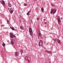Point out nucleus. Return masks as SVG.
<instances>
[{
	"label": "nucleus",
	"mask_w": 63,
	"mask_h": 63,
	"mask_svg": "<svg viewBox=\"0 0 63 63\" xmlns=\"http://www.w3.org/2000/svg\"><path fill=\"white\" fill-rule=\"evenodd\" d=\"M56 10L55 9H52L51 10L50 13L52 14L53 13V14H55L56 13Z\"/></svg>",
	"instance_id": "1"
},
{
	"label": "nucleus",
	"mask_w": 63,
	"mask_h": 63,
	"mask_svg": "<svg viewBox=\"0 0 63 63\" xmlns=\"http://www.w3.org/2000/svg\"><path fill=\"white\" fill-rule=\"evenodd\" d=\"M10 37L11 38H13L14 37L15 38L16 37V36L14 34V33H13L12 32H10Z\"/></svg>",
	"instance_id": "2"
},
{
	"label": "nucleus",
	"mask_w": 63,
	"mask_h": 63,
	"mask_svg": "<svg viewBox=\"0 0 63 63\" xmlns=\"http://www.w3.org/2000/svg\"><path fill=\"white\" fill-rule=\"evenodd\" d=\"M41 47H42L43 46V41L42 40H40L38 43V46L39 47H41Z\"/></svg>",
	"instance_id": "3"
},
{
	"label": "nucleus",
	"mask_w": 63,
	"mask_h": 63,
	"mask_svg": "<svg viewBox=\"0 0 63 63\" xmlns=\"http://www.w3.org/2000/svg\"><path fill=\"white\" fill-rule=\"evenodd\" d=\"M10 43L11 45H14L15 44V40L14 39H12L11 40Z\"/></svg>",
	"instance_id": "4"
},
{
	"label": "nucleus",
	"mask_w": 63,
	"mask_h": 63,
	"mask_svg": "<svg viewBox=\"0 0 63 63\" xmlns=\"http://www.w3.org/2000/svg\"><path fill=\"white\" fill-rule=\"evenodd\" d=\"M38 39H40V37H42V34H41V33L40 32H39V33H38Z\"/></svg>",
	"instance_id": "5"
},
{
	"label": "nucleus",
	"mask_w": 63,
	"mask_h": 63,
	"mask_svg": "<svg viewBox=\"0 0 63 63\" xmlns=\"http://www.w3.org/2000/svg\"><path fill=\"white\" fill-rule=\"evenodd\" d=\"M58 20V24H60V22H61V20L60 18L57 19Z\"/></svg>",
	"instance_id": "6"
},
{
	"label": "nucleus",
	"mask_w": 63,
	"mask_h": 63,
	"mask_svg": "<svg viewBox=\"0 0 63 63\" xmlns=\"http://www.w3.org/2000/svg\"><path fill=\"white\" fill-rule=\"evenodd\" d=\"M45 51L47 53H51V52L50 51H47V50H45Z\"/></svg>",
	"instance_id": "7"
},
{
	"label": "nucleus",
	"mask_w": 63,
	"mask_h": 63,
	"mask_svg": "<svg viewBox=\"0 0 63 63\" xmlns=\"http://www.w3.org/2000/svg\"><path fill=\"white\" fill-rule=\"evenodd\" d=\"M8 5L9 7H12V4H11L9 2L8 3Z\"/></svg>",
	"instance_id": "8"
},
{
	"label": "nucleus",
	"mask_w": 63,
	"mask_h": 63,
	"mask_svg": "<svg viewBox=\"0 0 63 63\" xmlns=\"http://www.w3.org/2000/svg\"><path fill=\"white\" fill-rule=\"evenodd\" d=\"M29 29V32H32V30L31 29V28H30Z\"/></svg>",
	"instance_id": "9"
},
{
	"label": "nucleus",
	"mask_w": 63,
	"mask_h": 63,
	"mask_svg": "<svg viewBox=\"0 0 63 63\" xmlns=\"http://www.w3.org/2000/svg\"><path fill=\"white\" fill-rule=\"evenodd\" d=\"M41 11L43 12V13H44V8L42 7L41 8Z\"/></svg>",
	"instance_id": "10"
},
{
	"label": "nucleus",
	"mask_w": 63,
	"mask_h": 63,
	"mask_svg": "<svg viewBox=\"0 0 63 63\" xmlns=\"http://www.w3.org/2000/svg\"><path fill=\"white\" fill-rule=\"evenodd\" d=\"M57 42L58 44H60V40L59 39H58L57 41Z\"/></svg>",
	"instance_id": "11"
},
{
	"label": "nucleus",
	"mask_w": 63,
	"mask_h": 63,
	"mask_svg": "<svg viewBox=\"0 0 63 63\" xmlns=\"http://www.w3.org/2000/svg\"><path fill=\"white\" fill-rule=\"evenodd\" d=\"M58 39H57V38H54L53 39V40L54 41H55V43L56 42H55V41H57Z\"/></svg>",
	"instance_id": "12"
},
{
	"label": "nucleus",
	"mask_w": 63,
	"mask_h": 63,
	"mask_svg": "<svg viewBox=\"0 0 63 63\" xmlns=\"http://www.w3.org/2000/svg\"><path fill=\"white\" fill-rule=\"evenodd\" d=\"M20 29H22V30H23V29H24V28H23V27H22V26H20Z\"/></svg>",
	"instance_id": "13"
},
{
	"label": "nucleus",
	"mask_w": 63,
	"mask_h": 63,
	"mask_svg": "<svg viewBox=\"0 0 63 63\" xmlns=\"http://www.w3.org/2000/svg\"><path fill=\"white\" fill-rule=\"evenodd\" d=\"M10 28L11 29H12L13 30H15V28L14 27H10Z\"/></svg>",
	"instance_id": "14"
},
{
	"label": "nucleus",
	"mask_w": 63,
	"mask_h": 63,
	"mask_svg": "<svg viewBox=\"0 0 63 63\" xmlns=\"http://www.w3.org/2000/svg\"><path fill=\"white\" fill-rule=\"evenodd\" d=\"M28 59V56H26L25 57V60H27Z\"/></svg>",
	"instance_id": "15"
},
{
	"label": "nucleus",
	"mask_w": 63,
	"mask_h": 63,
	"mask_svg": "<svg viewBox=\"0 0 63 63\" xmlns=\"http://www.w3.org/2000/svg\"><path fill=\"white\" fill-rule=\"evenodd\" d=\"M11 14H13V12H14V10H10L9 11Z\"/></svg>",
	"instance_id": "16"
},
{
	"label": "nucleus",
	"mask_w": 63,
	"mask_h": 63,
	"mask_svg": "<svg viewBox=\"0 0 63 63\" xmlns=\"http://www.w3.org/2000/svg\"><path fill=\"white\" fill-rule=\"evenodd\" d=\"M2 2H1V4H2L3 5L5 4V2L3 0H2Z\"/></svg>",
	"instance_id": "17"
},
{
	"label": "nucleus",
	"mask_w": 63,
	"mask_h": 63,
	"mask_svg": "<svg viewBox=\"0 0 63 63\" xmlns=\"http://www.w3.org/2000/svg\"><path fill=\"white\" fill-rule=\"evenodd\" d=\"M15 54H16V56H17V55H18V53L17 52H15Z\"/></svg>",
	"instance_id": "18"
},
{
	"label": "nucleus",
	"mask_w": 63,
	"mask_h": 63,
	"mask_svg": "<svg viewBox=\"0 0 63 63\" xmlns=\"http://www.w3.org/2000/svg\"><path fill=\"white\" fill-rule=\"evenodd\" d=\"M23 52V51L22 50H21V55H22V54Z\"/></svg>",
	"instance_id": "19"
},
{
	"label": "nucleus",
	"mask_w": 63,
	"mask_h": 63,
	"mask_svg": "<svg viewBox=\"0 0 63 63\" xmlns=\"http://www.w3.org/2000/svg\"><path fill=\"white\" fill-rule=\"evenodd\" d=\"M30 34V35H31V36H32V35H32V32H29Z\"/></svg>",
	"instance_id": "20"
},
{
	"label": "nucleus",
	"mask_w": 63,
	"mask_h": 63,
	"mask_svg": "<svg viewBox=\"0 0 63 63\" xmlns=\"http://www.w3.org/2000/svg\"><path fill=\"white\" fill-rule=\"evenodd\" d=\"M5 43H3L2 44V45L3 46V47H5Z\"/></svg>",
	"instance_id": "21"
},
{
	"label": "nucleus",
	"mask_w": 63,
	"mask_h": 63,
	"mask_svg": "<svg viewBox=\"0 0 63 63\" xmlns=\"http://www.w3.org/2000/svg\"><path fill=\"white\" fill-rule=\"evenodd\" d=\"M7 23L8 24H9V21L8 20H7Z\"/></svg>",
	"instance_id": "22"
},
{
	"label": "nucleus",
	"mask_w": 63,
	"mask_h": 63,
	"mask_svg": "<svg viewBox=\"0 0 63 63\" xmlns=\"http://www.w3.org/2000/svg\"><path fill=\"white\" fill-rule=\"evenodd\" d=\"M24 5L25 6H27V4H26L25 3L24 4Z\"/></svg>",
	"instance_id": "23"
},
{
	"label": "nucleus",
	"mask_w": 63,
	"mask_h": 63,
	"mask_svg": "<svg viewBox=\"0 0 63 63\" xmlns=\"http://www.w3.org/2000/svg\"><path fill=\"white\" fill-rule=\"evenodd\" d=\"M27 16H28L29 15V13L28 12V13L27 14Z\"/></svg>",
	"instance_id": "24"
},
{
	"label": "nucleus",
	"mask_w": 63,
	"mask_h": 63,
	"mask_svg": "<svg viewBox=\"0 0 63 63\" xmlns=\"http://www.w3.org/2000/svg\"><path fill=\"white\" fill-rule=\"evenodd\" d=\"M4 25H1V27H3V26H4Z\"/></svg>",
	"instance_id": "25"
},
{
	"label": "nucleus",
	"mask_w": 63,
	"mask_h": 63,
	"mask_svg": "<svg viewBox=\"0 0 63 63\" xmlns=\"http://www.w3.org/2000/svg\"><path fill=\"white\" fill-rule=\"evenodd\" d=\"M12 10H13L12 9V8H11L10 9V11H12Z\"/></svg>",
	"instance_id": "26"
},
{
	"label": "nucleus",
	"mask_w": 63,
	"mask_h": 63,
	"mask_svg": "<svg viewBox=\"0 0 63 63\" xmlns=\"http://www.w3.org/2000/svg\"><path fill=\"white\" fill-rule=\"evenodd\" d=\"M51 6H54V5H53V4H51Z\"/></svg>",
	"instance_id": "27"
},
{
	"label": "nucleus",
	"mask_w": 63,
	"mask_h": 63,
	"mask_svg": "<svg viewBox=\"0 0 63 63\" xmlns=\"http://www.w3.org/2000/svg\"><path fill=\"white\" fill-rule=\"evenodd\" d=\"M31 12V11L30 10L28 12L29 13H30Z\"/></svg>",
	"instance_id": "28"
},
{
	"label": "nucleus",
	"mask_w": 63,
	"mask_h": 63,
	"mask_svg": "<svg viewBox=\"0 0 63 63\" xmlns=\"http://www.w3.org/2000/svg\"><path fill=\"white\" fill-rule=\"evenodd\" d=\"M44 23L45 24H47V22H45Z\"/></svg>",
	"instance_id": "29"
},
{
	"label": "nucleus",
	"mask_w": 63,
	"mask_h": 63,
	"mask_svg": "<svg viewBox=\"0 0 63 63\" xmlns=\"http://www.w3.org/2000/svg\"><path fill=\"white\" fill-rule=\"evenodd\" d=\"M58 18H60V17H59V16H58Z\"/></svg>",
	"instance_id": "30"
},
{
	"label": "nucleus",
	"mask_w": 63,
	"mask_h": 63,
	"mask_svg": "<svg viewBox=\"0 0 63 63\" xmlns=\"http://www.w3.org/2000/svg\"><path fill=\"white\" fill-rule=\"evenodd\" d=\"M8 10H10V8H8Z\"/></svg>",
	"instance_id": "31"
},
{
	"label": "nucleus",
	"mask_w": 63,
	"mask_h": 63,
	"mask_svg": "<svg viewBox=\"0 0 63 63\" xmlns=\"http://www.w3.org/2000/svg\"><path fill=\"white\" fill-rule=\"evenodd\" d=\"M63 19V17H62L61 18V19Z\"/></svg>",
	"instance_id": "32"
},
{
	"label": "nucleus",
	"mask_w": 63,
	"mask_h": 63,
	"mask_svg": "<svg viewBox=\"0 0 63 63\" xmlns=\"http://www.w3.org/2000/svg\"><path fill=\"white\" fill-rule=\"evenodd\" d=\"M44 21H45V20H45V19H44Z\"/></svg>",
	"instance_id": "33"
},
{
	"label": "nucleus",
	"mask_w": 63,
	"mask_h": 63,
	"mask_svg": "<svg viewBox=\"0 0 63 63\" xmlns=\"http://www.w3.org/2000/svg\"><path fill=\"white\" fill-rule=\"evenodd\" d=\"M31 22L32 23H33V22L32 21H31Z\"/></svg>",
	"instance_id": "34"
},
{
	"label": "nucleus",
	"mask_w": 63,
	"mask_h": 63,
	"mask_svg": "<svg viewBox=\"0 0 63 63\" xmlns=\"http://www.w3.org/2000/svg\"><path fill=\"white\" fill-rule=\"evenodd\" d=\"M47 63V62H46L45 63Z\"/></svg>",
	"instance_id": "35"
},
{
	"label": "nucleus",
	"mask_w": 63,
	"mask_h": 63,
	"mask_svg": "<svg viewBox=\"0 0 63 63\" xmlns=\"http://www.w3.org/2000/svg\"><path fill=\"white\" fill-rule=\"evenodd\" d=\"M39 19V18H37V19Z\"/></svg>",
	"instance_id": "36"
},
{
	"label": "nucleus",
	"mask_w": 63,
	"mask_h": 63,
	"mask_svg": "<svg viewBox=\"0 0 63 63\" xmlns=\"http://www.w3.org/2000/svg\"><path fill=\"white\" fill-rule=\"evenodd\" d=\"M0 3H2V2H1V1H0Z\"/></svg>",
	"instance_id": "37"
},
{
	"label": "nucleus",
	"mask_w": 63,
	"mask_h": 63,
	"mask_svg": "<svg viewBox=\"0 0 63 63\" xmlns=\"http://www.w3.org/2000/svg\"><path fill=\"white\" fill-rule=\"evenodd\" d=\"M31 21H32V20H31Z\"/></svg>",
	"instance_id": "38"
},
{
	"label": "nucleus",
	"mask_w": 63,
	"mask_h": 63,
	"mask_svg": "<svg viewBox=\"0 0 63 63\" xmlns=\"http://www.w3.org/2000/svg\"><path fill=\"white\" fill-rule=\"evenodd\" d=\"M49 63H50V62H49Z\"/></svg>",
	"instance_id": "39"
}]
</instances>
